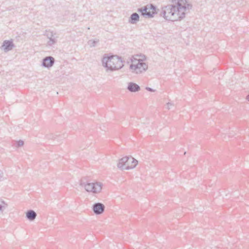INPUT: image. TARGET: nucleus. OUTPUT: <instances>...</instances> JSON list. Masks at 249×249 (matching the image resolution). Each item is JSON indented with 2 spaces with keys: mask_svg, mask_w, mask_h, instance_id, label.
<instances>
[{
  "mask_svg": "<svg viewBox=\"0 0 249 249\" xmlns=\"http://www.w3.org/2000/svg\"><path fill=\"white\" fill-rule=\"evenodd\" d=\"M173 106H174V104L173 103H171L170 102H168V103H167V108L168 109H170L171 108V107Z\"/></svg>",
  "mask_w": 249,
  "mask_h": 249,
  "instance_id": "nucleus-19",
  "label": "nucleus"
},
{
  "mask_svg": "<svg viewBox=\"0 0 249 249\" xmlns=\"http://www.w3.org/2000/svg\"><path fill=\"white\" fill-rule=\"evenodd\" d=\"M102 65L107 72L113 71L121 69L124 67L123 61L117 55H109L105 54L102 59Z\"/></svg>",
  "mask_w": 249,
  "mask_h": 249,
  "instance_id": "nucleus-2",
  "label": "nucleus"
},
{
  "mask_svg": "<svg viewBox=\"0 0 249 249\" xmlns=\"http://www.w3.org/2000/svg\"><path fill=\"white\" fill-rule=\"evenodd\" d=\"M146 89L147 91H150V92H154V91H155L154 89H152L151 88H149V87H146Z\"/></svg>",
  "mask_w": 249,
  "mask_h": 249,
  "instance_id": "nucleus-20",
  "label": "nucleus"
},
{
  "mask_svg": "<svg viewBox=\"0 0 249 249\" xmlns=\"http://www.w3.org/2000/svg\"><path fill=\"white\" fill-rule=\"evenodd\" d=\"M131 160L134 161L133 158L132 157H124L120 159L117 164L118 168L121 170H125V167L126 166L127 163Z\"/></svg>",
  "mask_w": 249,
  "mask_h": 249,
  "instance_id": "nucleus-7",
  "label": "nucleus"
},
{
  "mask_svg": "<svg viewBox=\"0 0 249 249\" xmlns=\"http://www.w3.org/2000/svg\"><path fill=\"white\" fill-rule=\"evenodd\" d=\"M45 35L47 38L49 39L48 44L49 46H52L56 42V36H55L56 33H54L52 31H46Z\"/></svg>",
  "mask_w": 249,
  "mask_h": 249,
  "instance_id": "nucleus-9",
  "label": "nucleus"
},
{
  "mask_svg": "<svg viewBox=\"0 0 249 249\" xmlns=\"http://www.w3.org/2000/svg\"><path fill=\"white\" fill-rule=\"evenodd\" d=\"M127 89L131 92H136L140 90V87L137 84L133 82L128 83Z\"/></svg>",
  "mask_w": 249,
  "mask_h": 249,
  "instance_id": "nucleus-11",
  "label": "nucleus"
},
{
  "mask_svg": "<svg viewBox=\"0 0 249 249\" xmlns=\"http://www.w3.org/2000/svg\"><path fill=\"white\" fill-rule=\"evenodd\" d=\"M80 185L84 187L87 192L93 194L100 193L102 189V184L101 182H90L89 181H85L84 179L80 181Z\"/></svg>",
  "mask_w": 249,
  "mask_h": 249,
  "instance_id": "nucleus-3",
  "label": "nucleus"
},
{
  "mask_svg": "<svg viewBox=\"0 0 249 249\" xmlns=\"http://www.w3.org/2000/svg\"><path fill=\"white\" fill-rule=\"evenodd\" d=\"M92 209L95 214L99 215L104 213L105 206L103 203L97 202L92 205Z\"/></svg>",
  "mask_w": 249,
  "mask_h": 249,
  "instance_id": "nucleus-6",
  "label": "nucleus"
},
{
  "mask_svg": "<svg viewBox=\"0 0 249 249\" xmlns=\"http://www.w3.org/2000/svg\"><path fill=\"white\" fill-rule=\"evenodd\" d=\"M134 161H129L128 163H127L126 166L125 167V170H129L130 169L134 168L136 167L138 163V161L133 158Z\"/></svg>",
  "mask_w": 249,
  "mask_h": 249,
  "instance_id": "nucleus-14",
  "label": "nucleus"
},
{
  "mask_svg": "<svg viewBox=\"0 0 249 249\" xmlns=\"http://www.w3.org/2000/svg\"><path fill=\"white\" fill-rule=\"evenodd\" d=\"M36 213L32 210L27 211L26 213V218L30 221H34L36 219Z\"/></svg>",
  "mask_w": 249,
  "mask_h": 249,
  "instance_id": "nucleus-12",
  "label": "nucleus"
},
{
  "mask_svg": "<svg viewBox=\"0 0 249 249\" xmlns=\"http://www.w3.org/2000/svg\"><path fill=\"white\" fill-rule=\"evenodd\" d=\"M24 144V142L22 140H19L16 142V146L20 147Z\"/></svg>",
  "mask_w": 249,
  "mask_h": 249,
  "instance_id": "nucleus-16",
  "label": "nucleus"
},
{
  "mask_svg": "<svg viewBox=\"0 0 249 249\" xmlns=\"http://www.w3.org/2000/svg\"><path fill=\"white\" fill-rule=\"evenodd\" d=\"M246 99L249 102V94L246 96Z\"/></svg>",
  "mask_w": 249,
  "mask_h": 249,
  "instance_id": "nucleus-22",
  "label": "nucleus"
},
{
  "mask_svg": "<svg viewBox=\"0 0 249 249\" xmlns=\"http://www.w3.org/2000/svg\"><path fill=\"white\" fill-rule=\"evenodd\" d=\"M157 7L153 4H147L138 9L137 11L145 18H152L157 13Z\"/></svg>",
  "mask_w": 249,
  "mask_h": 249,
  "instance_id": "nucleus-4",
  "label": "nucleus"
},
{
  "mask_svg": "<svg viewBox=\"0 0 249 249\" xmlns=\"http://www.w3.org/2000/svg\"><path fill=\"white\" fill-rule=\"evenodd\" d=\"M8 205L2 200L0 199V211L2 212L7 207Z\"/></svg>",
  "mask_w": 249,
  "mask_h": 249,
  "instance_id": "nucleus-15",
  "label": "nucleus"
},
{
  "mask_svg": "<svg viewBox=\"0 0 249 249\" xmlns=\"http://www.w3.org/2000/svg\"><path fill=\"white\" fill-rule=\"evenodd\" d=\"M3 172L0 170V180H1L3 178Z\"/></svg>",
  "mask_w": 249,
  "mask_h": 249,
  "instance_id": "nucleus-21",
  "label": "nucleus"
},
{
  "mask_svg": "<svg viewBox=\"0 0 249 249\" xmlns=\"http://www.w3.org/2000/svg\"><path fill=\"white\" fill-rule=\"evenodd\" d=\"M98 42V41H95V40H93V41L92 40H89V43L91 42V43L90 44V46H93V47L95 46L96 43L97 42Z\"/></svg>",
  "mask_w": 249,
  "mask_h": 249,
  "instance_id": "nucleus-18",
  "label": "nucleus"
},
{
  "mask_svg": "<svg viewBox=\"0 0 249 249\" xmlns=\"http://www.w3.org/2000/svg\"><path fill=\"white\" fill-rule=\"evenodd\" d=\"M148 69V65L142 60L133 61L130 65L132 72L140 74L145 71Z\"/></svg>",
  "mask_w": 249,
  "mask_h": 249,
  "instance_id": "nucleus-5",
  "label": "nucleus"
},
{
  "mask_svg": "<svg viewBox=\"0 0 249 249\" xmlns=\"http://www.w3.org/2000/svg\"><path fill=\"white\" fill-rule=\"evenodd\" d=\"M55 62L54 58L51 56L44 57L42 61V66L45 68H50L54 64Z\"/></svg>",
  "mask_w": 249,
  "mask_h": 249,
  "instance_id": "nucleus-8",
  "label": "nucleus"
},
{
  "mask_svg": "<svg viewBox=\"0 0 249 249\" xmlns=\"http://www.w3.org/2000/svg\"><path fill=\"white\" fill-rule=\"evenodd\" d=\"M46 137L48 139H55L54 136L53 134H50L46 135Z\"/></svg>",
  "mask_w": 249,
  "mask_h": 249,
  "instance_id": "nucleus-17",
  "label": "nucleus"
},
{
  "mask_svg": "<svg viewBox=\"0 0 249 249\" xmlns=\"http://www.w3.org/2000/svg\"><path fill=\"white\" fill-rule=\"evenodd\" d=\"M139 15L137 13H133L131 15L128 19V22L131 24H136L139 21Z\"/></svg>",
  "mask_w": 249,
  "mask_h": 249,
  "instance_id": "nucleus-13",
  "label": "nucleus"
},
{
  "mask_svg": "<svg viewBox=\"0 0 249 249\" xmlns=\"http://www.w3.org/2000/svg\"><path fill=\"white\" fill-rule=\"evenodd\" d=\"M172 4L162 7L160 14L166 20H181L192 8V5L187 0H171Z\"/></svg>",
  "mask_w": 249,
  "mask_h": 249,
  "instance_id": "nucleus-1",
  "label": "nucleus"
},
{
  "mask_svg": "<svg viewBox=\"0 0 249 249\" xmlns=\"http://www.w3.org/2000/svg\"><path fill=\"white\" fill-rule=\"evenodd\" d=\"M14 46V43L12 40H4L3 42V44L1 46L3 50L5 52L9 51L12 50Z\"/></svg>",
  "mask_w": 249,
  "mask_h": 249,
  "instance_id": "nucleus-10",
  "label": "nucleus"
}]
</instances>
